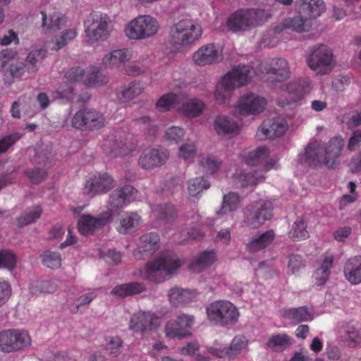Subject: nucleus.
<instances>
[{
  "label": "nucleus",
  "mask_w": 361,
  "mask_h": 361,
  "mask_svg": "<svg viewBox=\"0 0 361 361\" xmlns=\"http://www.w3.org/2000/svg\"><path fill=\"white\" fill-rule=\"evenodd\" d=\"M343 147L344 140L341 137H334L328 143L314 141L307 146L304 154L299 159L310 166L318 167L323 164L333 168L338 164V157Z\"/></svg>",
  "instance_id": "obj_1"
},
{
  "label": "nucleus",
  "mask_w": 361,
  "mask_h": 361,
  "mask_svg": "<svg viewBox=\"0 0 361 361\" xmlns=\"http://www.w3.org/2000/svg\"><path fill=\"white\" fill-rule=\"evenodd\" d=\"M270 150L267 146L258 147L250 151L247 154H243V161L250 166H262V171H253L249 173H235L240 181L242 188L255 186L257 183L262 182L264 179V173L274 168L276 161L269 159Z\"/></svg>",
  "instance_id": "obj_2"
},
{
  "label": "nucleus",
  "mask_w": 361,
  "mask_h": 361,
  "mask_svg": "<svg viewBox=\"0 0 361 361\" xmlns=\"http://www.w3.org/2000/svg\"><path fill=\"white\" fill-rule=\"evenodd\" d=\"M252 68L248 65H239L227 73L218 83L214 92L216 101L220 104H227L232 92L236 87L246 85L251 79Z\"/></svg>",
  "instance_id": "obj_3"
},
{
  "label": "nucleus",
  "mask_w": 361,
  "mask_h": 361,
  "mask_svg": "<svg viewBox=\"0 0 361 361\" xmlns=\"http://www.w3.org/2000/svg\"><path fill=\"white\" fill-rule=\"evenodd\" d=\"M201 26L192 19H182L172 25L169 38L171 44L177 50L192 46L202 36Z\"/></svg>",
  "instance_id": "obj_4"
},
{
  "label": "nucleus",
  "mask_w": 361,
  "mask_h": 361,
  "mask_svg": "<svg viewBox=\"0 0 361 361\" xmlns=\"http://www.w3.org/2000/svg\"><path fill=\"white\" fill-rule=\"evenodd\" d=\"M84 29L85 41L92 46L107 40L114 30V24L106 13L94 11L84 21Z\"/></svg>",
  "instance_id": "obj_5"
},
{
  "label": "nucleus",
  "mask_w": 361,
  "mask_h": 361,
  "mask_svg": "<svg viewBox=\"0 0 361 361\" xmlns=\"http://www.w3.org/2000/svg\"><path fill=\"white\" fill-rule=\"evenodd\" d=\"M182 264L183 261L173 253L161 255L146 264L144 279L155 283H161L180 268Z\"/></svg>",
  "instance_id": "obj_6"
},
{
  "label": "nucleus",
  "mask_w": 361,
  "mask_h": 361,
  "mask_svg": "<svg viewBox=\"0 0 361 361\" xmlns=\"http://www.w3.org/2000/svg\"><path fill=\"white\" fill-rule=\"evenodd\" d=\"M160 30L159 21L151 15H139L124 27V34L129 39L142 40L152 38Z\"/></svg>",
  "instance_id": "obj_7"
},
{
  "label": "nucleus",
  "mask_w": 361,
  "mask_h": 361,
  "mask_svg": "<svg viewBox=\"0 0 361 361\" xmlns=\"http://www.w3.org/2000/svg\"><path fill=\"white\" fill-rule=\"evenodd\" d=\"M209 320L221 326L233 325L238 322L240 312L238 308L228 300H216L207 307Z\"/></svg>",
  "instance_id": "obj_8"
},
{
  "label": "nucleus",
  "mask_w": 361,
  "mask_h": 361,
  "mask_svg": "<svg viewBox=\"0 0 361 361\" xmlns=\"http://www.w3.org/2000/svg\"><path fill=\"white\" fill-rule=\"evenodd\" d=\"M273 215L271 202L259 200L248 205L244 211V223L252 228H258Z\"/></svg>",
  "instance_id": "obj_9"
},
{
  "label": "nucleus",
  "mask_w": 361,
  "mask_h": 361,
  "mask_svg": "<svg viewBox=\"0 0 361 361\" xmlns=\"http://www.w3.org/2000/svg\"><path fill=\"white\" fill-rule=\"evenodd\" d=\"M106 119L101 112L92 109L78 111L72 118V126L82 130H99L105 126Z\"/></svg>",
  "instance_id": "obj_10"
},
{
  "label": "nucleus",
  "mask_w": 361,
  "mask_h": 361,
  "mask_svg": "<svg viewBox=\"0 0 361 361\" xmlns=\"http://www.w3.org/2000/svg\"><path fill=\"white\" fill-rule=\"evenodd\" d=\"M306 61L310 69L321 75H325L334 67V55L327 46L319 44L308 54Z\"/></svg>",
  "instance_id": "obj_11"
},
{
  "label": "nucleus",
  "mask_w": 361,
  "mask_h": 361,
  "mask_svg": "<svg viewBox=\"0 0 361 361\" xmlns=\"http://www.w3.org/2000/svg\"><path fill=\"white\" fill-rule=\"evenodd\" d=\"M260 9H240L234 12L227 20L229 30L236 32L250 30L260 19Z\"/></svg>",
  "instance_id": "obj_12"
},
{
  "label": "nucleus",
  "mask_w": 361,
  "mask_h": 361,
  "mask_svg": "<svg viewBox=\"0 0 361 361\" xmlns=\"http://www.w3.org/2000/svg\"><path fill=\"white\" fill-rule=\"evenodd\" d=\"M111 218L112 212L110 211L102 212L97 217L90 214H83L78 222V231L84 235L92 234L106 226Z\"/></svg>",
  "instance_id": "obj_13"
},
{
  "label": "nucleus",
  "mask_w": 361,
  "mask_h": 361,
  "mask_svg": "<svg viewBox=\"0 0 361 361\" xmlns=\"http://www.w3.org/2000/svg\"><path fill=\"white\" fill-rule=\"evenodd\" d=\"M169 158V152L162 147L145 149L138 159V164L143 169L151 170L165 164Z\"/></svg>",
  "instance_id": "obj_14"
},
{
  "label": "nucleus",
  "mask_w": 361,
  "mask_h": 361,
  "mask_svg": "<svg viewBox=\"0 0 361 361\" xmlns=\"http://www.w3.org/2000/svg\"><path fill=\"white\" fill-rule=\"evenodd\" d=\"M267 106V100L255 93H247L238 100L236 107L242 115H256L262 112Z\"/></svg>",
  "instance_id": "obj_15"
},
{
  "label": "nucleus",
  "mask_w": 361,
  "mask_h": 361,
  "mask_svg": "<svg viewBox=\"0 0 361 361\" xmlns=\"http://www.w3.org/2000/svg\"><path fill=\"white\" fill-rule=\"evenodd\" d=\"M114 188V179L107 173H97L86 180L84 192L94 196L100 193H106Z\"/></svg>",
  "instance_id": "obj_16"
},
{
  "label": "nucleus",
  "mask_w": 361,
  "mask_h": 361,
  "mask_svg": "<svg viewBox=\"0 0 361 361\" xmlns=\"http://www.w3.org/2000/svg\"><path fill=\"white\" fill-rule=\"evenodd\" d=\"M157 319L154 313L140 311L132 315L129 322V329L134 333L143 334L155 328Z\"/></svg>",
  "instance_id": "obj_17"
},
{
  "label": "nucleus",
  "mask_w": 361,
  "mask_h": 361,
  "mask_svg": "<svg viewBox=\"0 0 361 361\" xmlns=\"http://www.w3.org/2000/svg\"><path fill=\"white\" fill-rule=\"evenodd\" d=\"M287 130L286 122L280 118L265 120L262 122L257 132L259 140L274 139L282 136Z\"/></svg>",
  "instance_id": "obj_18"
},
{
  "label": "nucleus",
  "mask_w": 361,
  "mask_h": 361,
  "mask_svg": "<svg viewBox=\"0 0 361 361\" xmlns=\"http://www.w3.org/2000/svg\"><path fill=\"white\" fill-rule=\"evenodd\" d=\"M260 66L266 73L272 75L279 82L285 81L290 76L288 62L283 58L272 59L269 62L262 63Z\"/></svg>",
  "instance_id": "obj_19"
},
{
  "label": "nucleus",
  "mask_w": 361,
  "mask_h": 361,
  "mask_svg": "<svg viewBox=\"0 0 361 361\" xmlns=\"http://www.w3.org/2000/svg\"><path fill=\"white\" fill-rule=\"evenodd\" d=\"M192 60L198 66L217 63L221 60V49L214 44L202 46L194 53Z\"/></svg>",
  "instance_id": "obj_20"
},
{
  "label": "nucleus",
  "mask_w": 361,
  "mask_h": 361,
  "mask_svg": "<svg viewBox=\"0 0 361 361\" xmlns=\"http://www.w3.org/2000/svg\"><path fill=\"white\" fill-rule=\"evenodd\" d=\"M137 190L129 185L116 189L109 196V204L111 208L119 209L133 201L137 195Z\"/></svg>",
  "instance_id": "obj_21"
},
{
  "label": "nucleus",
  "mask_w": 361,
  "mask_h": 361,
  "mask_svg": "<svg viewBox=\"0 0 361 361\" xmlns=\"http://www.w3.org/2000/svg\"><path fill=\"white\" fill-rule=\"evenodd\" d=\"M281 89L290 97L289 100L285 102H282L283 105L291 104H301V100L309 92V83L305 80L293 81L283 85Z\"/></svg>",
  "instance_id": "obj_22"
},
{
  "label": "nucleus",
  "mask_w": 361,
  "mask_h": 361,
  "mask_svg": "<svg viewBox=\"0 0 361 361\" xmlns=\"http://www.w3.org/2000/svg\"><path fill=\"white\" fill-rule=\"evenodd\" d=\"M159 236L156 233H146L140 237V245L134 255L139 258L149 257L159 247Z\"/></svg>",
  "instance_id": "obj_23"
},
{
  "label": "nucleus",
  "mask_w": 361,
  "mask_h": 361,
  "mask_svg": "<svg viewBox=\"0 0 361 361\" xmlns=\"http://www.w3.org/2000/svg\"><path fill=\"white\" fill-rule=\"evenodd\" d=\"M247 341L245 337L237 336L233 339L230 346L224 348H211L209 352L219 358L228 357L233 358L246 347Z\"/></svg>",
  "instance_id": "obj_24"
},
{
  "label": "nucleus",
  "mask_w": 361,
  "mask_h": 361,
  "mask_svg": "<svg viewBox=\"0 0 361 361\" xmlns=\"http://www.w3.org/2000/svg\"><path fill=\"white\" fill-rule=\"evenodd\" d=\"M42 16V27L45 32H55L65 26L66 16L59 12H55L47 16L46 11L40 12Z\"/></svg>",
  "instance_id": "obj_25"
},
{
  "label": "nucleus",
  "mask_w": 361,
  "mask_h": 361,
  "mask_svg": "<svg viewBox=\"0 0 361 361\" xmlns=\"http://www.w3.org/2000/svg\"><path fill=\"white\" fill-rule=\"evenodd\" d=\"M295 4L300 14H304L310 18H317L326 9L322 0H298Z\"/></svg>",
  "instance_id": "obj_26"
},
{
  "label": "nucleus",
  "mask_w": 361,
  "mask_h": 361,
  "mask_svg": "<svg viewBox=\"0 0 361 361\" xmlns=\"http://www.w3.org/2000/svg\"><path fill=\"white\" fill-rule=\"evenodd\" d=\"M132 58L131 49L114 50L104 56L102 63L110 68H117L123 66Z\"/></svg>",
  "instance_id": "obj_27"
},
{
  "label": "nucleus",
  "mask_w": 361,
  "mask_h": 361,
  "mask_svg": "<svg viewBox=\"0 0 361 361\" xmlns=\"http://www.w3.org/2000/svg\"><path fill=\"white\" fill-rule=\"evenodd\" d=\"M214 129L221 136L238 134L240 128L238 123L228 116H216L214 121Z\"/></svg>",
  "instance_id": "obj_28"
},
{
  "label": "nucleus",
  "mask_w": 361,
  "mask_h": 361,
  "mask_svg": "<svg viewBox=\"0 0 361 361\" xmlns=\"http://www.w3.org/2000/svg\"><path fill=\"white\" fill-rule=\"evenodd\" d=\"M345 279L353 285L361 283V256L351 257L344 266Z\"/></svg>",
  "instance_id": "obj_29"
},
{
  "label": "nucleus",
  "mask_w": 361,
  "mask_h": 361,
  "mask_svg": "<svg viewBox=\"0 0 361 361\" xmlns=\"http://www.w3.org/2000/svg\"><path fill=\"white\" fill-rule=\"evenodd\" d=\"M275 238L273 230L267 231L260 235L253 237L247 245V250L250 253H255L267 247Z\"/></svg>",
  "instance_id": "obj_30"
},
{
  "label": "nucleus",
  "mask_w": 361,
  "mask_h": 361,
  "mask_svg": "<svg viewBox=\"0 0 361 361\" xmlns=\"http://www.w3.org/2000/svg\"><path fill=\"white\" fill-rule=\"evenodd\" d=\"M205 108L206 104L202 100L192 98L182 104L179 112L185 117L196 118L202 114Z\"/></svg>",
  "instance_id": "obj_31"
},
{
  "label": "nucleus",
  "mask_w": 361,
  "mask_h": 361,
  "mask_svg": "<svg viewBox=\"0 0 361 361\" xmlns=\"http://www.w3.org/2000/svg\"><path fill=\"white\" fill-rule=\"evenodd\" d=\"M146 290L144 283L140 282H130L115 286L111 291V295L118 298H126L142 293Z\"/></svg>",
  "instance_id": "obj_32"
},
{
  "label": "nucleus",
  "mask_w": 361,
  "mask_h": 361,
  "mask_svg": "<svg viewBox=\"0 0 361 361\" xmlns=\"http://www.w3.org/2000/svg\"><path fill=\"white\" fill-rule=\"evenodd\" d=\"M195 298V293L189 289L178 287L171 288L169 293V299L172 306L177 307L180 305L190 302Z\"/></svg>",
  "instance_id": "obj_33"
},
{
  "label": "nucleus",
  "mask_w": 361,
  "mask_h": 361,
  "mask_svg": "<svg viewBox=\"0 0 361 361\" xmlns=\"http://www.w3.org/2000/svg\"><path fill=\"white\" fill-rule=\"evenodd\" d=\"M282 314L283 317L297 323L309 322L314 319L313 312L306 306L283 310Z\"/></svg>",
  "instance_id": "obj_34"
},
{
  "label": "nucleus",
  "mask_w": 361,
  "mask_h": 361,
  "mask_svg": "<svg viewBox=\"0 0 361 361\" xmlns=\"http://www.w3.org/2000/svg\"><path fill=\"white\" fill-rule=\"evenodd\" d=\"M216 260V252L214 250L204 251L189 265V269L196 273L210 267Z\"/></svg>",
  "instance_id": "obj_35"
},
{
  "label": "nucleus",
  "mask_w": 361,
  "mask_h": 361,
  "mask_svg": "<svg viewBox=\"0 0 361 361\" xmlns=\"http://www.w3.org/2000/svg\"><path fill=\"white\" fill-rule=\"evenodd\" d=\"M334 257L332 255L326 253L324 255L321 267L315 271L314 274L315 283L317 286H322L326 282L330 274V270L332 267Z\"/></svg>",
  "instance_id": "obj_36"
},
{
  "label": "nucleus",
  "mask_w": 361,
  "mask_h": 361,
  "mask_svg": "<svg viewBox=\"0 0 361 361\" xmlns=\"http://www.w3.org/2000/svg\"><path fill=\"white\" fill-rule=\"evenodd\" d=\"M281 27V30L291 29L297 32H303L309 30L311 23L307 18L298 16L293 18H286L282 22Z\"/></svg>",
  "instance_id": "obj_37"
},
{
  "label": "nucleus",
  "mask_w": 361,
  "mask_h": 361,
  "mask_svg": "<svg viewBox=\"0 0 361 361\" xmlns=\"http://www.w3.org/2000/svg\"><path fill=\"white\" fill-rule=\"evenodd\" d=\"M152 213L157 219L166 223L173 221L177 216L176 209L171 204L155 205L152 209Z\"/></svg>",
  "instance_id": "obj_38"
},
{
  "label": "nucleus",
  "mask_w": 361,
  "mask_h": 361,
  "mask_svg": "<svg viewBox=\"0 0 361 361\" xmlns=\"http://www.w3.org/2000/svg\"><path fill=\"white\" fill-rule=\"evenodd\" d=\"M145 90V85L139 80H133L125 85L120 93V99L128 102L139 96Z\"/></svg>",
  "instance_id": "obj_39"
},
{
  "label": "nucleus",
  "mask_w": 361,
  "mask_h": 361,
  "mask_svg": "<svg viewBox=\"0 0 361 361\" xmlns=\"http://www.w3.org/2000/svg\"><path fill=\"white\" fill-rule=\"evenodd\" d=\"M140 216L135 213H125L121 214L118 231L121 233H128L133 231L140 224Z\"/></svg>",
  "instance_id": "obj_40"
},
{
  "label": "nucleus",
  "mask_w": 361,
  "mask_h": 361,
  "mask_svg": "<svg viewBox=\"0 0 361 361\" xmlns=\"http://www.w3.org/2000/svg\"><path fill=\"white\" fill-rule=\"evenodd\" d=\"M47 56V50L39 49L31 51L26 57L25 65L29 73H35L39 69V65Z\"/></svg>",
  "instance_id": "obj_41"
},
{
  "label": "nucleus",
  "mask_w": 361,
  "mask_h": 361,
  "mask_svg": "<svg viewBox=\"0 0 361 361\" xmlns=\"http://www.w3.org/2000/svg\"><path fill=\"white\" fill-rule=\"evenodd\" d=\"M341 337L348 346L355 348L361 342V331L354 325L347 324L343 327Z\"/></svg>",
  "instance_id": "obj_42"
},
{
  "label": "nucleus",
  "mask_w": 361,
  "mask_h": 361,
  "mask_svg": "<svg viewBox=\"0 0 361 361\" xmlns=\"http://www.w3.org/2000/svg\"><path fill=\"white\" fill-rule=\"evenodd\" d=\"M104 150L112 157L125 156L133 150V147H127L123 141L107 139L104 144Z\"/></svg>",
  "instance_id": "obj_43"
},
{
  "label": "nucleus",
  "mask_w": 361,
  "mask_h": 361,
  "mask_svg": "<svg viewBox=\"0 0 361 361\" xmlns=\"http://www.w3.org/2000/svg\"><path fill=\"white\" fill-rule=\"evenodd\" d=\"M108 82L106 75L102 74L97 67L90 68L87 73H85L83 83L88 87H97L103 85Z\"/></svg>",
  "instance_id": "obj_44"
},
{
  "label": "nucleus",
  "mask_w": 361,
  "mask_h": 361,
  "mask_svg": "<svg viewBox=\"0 0 361 361\" xmlns=\"http://www.w3.org/2000/svg\"><path fill=\"white\" fill-rule=\"evenodd\" d=\"M290 344V337L286 334L273 335L267 342V346L275 352L283 351Z\"/></svg>",
  "instance_id": "obj_45"
},
{
  "label": "nucleus",
  "mask_w": 361,
  "mask_h": 361,
  "mask_svg": "<svg viewBox=\"0 0 361 361\" xmlns=\"http://www.w3.org/2000/svg\"><path fill=\"white\" fill-rule=\"evenodd\" d=\"M135 125L149 137H155L158 132V126L155 121L147 116L135 119Z\"/></svg>",
  "instance_id": "obj_46"
},
{
  "label": "nucleus",
  "mask_w": 361,
  "mask_h": 361,
  "mask_svg": "<svg viewBox=\"0 0 361 361\" xmlns=\"http://www.w3.org/2000/svg\"><path fill=\"white\" fill-rule=\"evenodd\" d=\"M14 351L23 350L31 345V338L25 330L12 329Z\"/></svg>",
  "instance_id": "obj_47"
},
{
  "label": "nucleus",
  "mask_w": 361,
  "mask_h": 361,
  "mask_svg": "<svg viewBox=\"0 0 361 361\" xmlns=\"http://www.w3.org/2000/svg\"><path fill=\"white\" fill-rule=\"evenodd\" d=\"M56 290V285L50 280L36 281L30 286V291L32 295L51 293Z\"/></svg>",
  "instance_id": "obj_48"
},
{
  "label": "nucleus",
  "mask_w": 361,
  "mask_h": 361,
  "mask_svg": "<svg viewBox=\"0 0 361 361\" xmlns=\"http://www.w3.org/2000/svg\"><path fill=\"white\" fill-rule=\"evenodd\" d=\"M288 236L293 241L302 240L309 238L307 223L304 219H301L293 224L291 230L288 233Z\"/></svg>",
  "instance_id": "obj_49"
},
{
  "label": "nucleus",
  "mask_w": 361,
  "mask_h": 361,
  "mask_svg": "<svg viewBox=\"0 0 361 361\" xmlns=\"http://www.w3.org/2000/svg\"><path fill=\"white\" fill-rule=\"evenodd\" d=\"M200 164L206 173L214 174L220 169L222 161L216 156L209 154L200 159Z\"/></svg>",
  "instance_id": "obj_50"
},
{
  "label": "nucleus",
  "mask_w": 361,
  "mask_h": 361,
  "mask_svg": "<svg viewBox=\"0 0 361 361\" xmlns=\"http://www.w3.org/2000/svg\"><path fill=\"white\" fill-rule=\"evenodd\" d=\"M239 195L235 192H229L224 196L221 208L216 214L219 215L235 210L239 207Z\"/></svg>",
  "instance_id": "obj_51"
},
{
  "label": "nucleus",
  "mask_w": 361,
  "mask_h": 361,
  "mask_svg": "<svg viewBox=\"0 0 361 361\" xmlns=\"http://www.w3.org/2000/svg\"><path fill=\"white\" fill-rule=\"evenodd\" d=\"M77 35L78 31L75 28H70L66 30L61 34V35L55 37V47H52L51 49L55 51H59L67 45L70 42L73 40L77 37Z\"/></svg>",
  "instance_id": "obj_52"
},
{
  "label": "nucleus",
  "mask_w": 361,
  "mask_h": 361,
  "mask_svg": "<svg viewBox=\"0 0 361 361\" xmlns=\"http://www.w3.org/2000/svg\"><path fill=\"white\" fill-rule=\"evenodd\" d=\"M56 98L66 100L72 101L75 97V87L71 82L67 80L62 82L54 92Z\"/></svg>",
  "instance_id": "obj_53"
},
{
  "label": "nucleus",
  "mask_w": 361,
  "mask_h": 361,
  "mask_svg": "<svg viewBox=\"0 0 361 361\" xmlns=\"http://www.w3.org/2000/svg\"><path fill=\"white\" fill-rule=\"evenodd\" d=\"M42 209L39 207H35L25 212L17 219L18 226L23 227L35 222L42 214Z\"/></svg>",
  "instance_id": "obj_54"
},
{
  "label": "nucleus",
  "mask_w": 361,
  "mask_h": 361,
  "mask_svg": "<svg viewBox=\"0 0 361 361\" xmlns=\"http://www.w3.org/2000/svg\"><path fill=\"white\" fill-rule=\"evenodd\" d=\"M210 187V183L203 177H197L188 182V192L190 196L196 197L204 190Z\"/></svg>",
  "instance_id": "obj_55"
},
{
  "label": "nucleus",
  "mask_w": 361,
  "mask_h": 361,
  "mask_svg": "<svg viewBox=\"0 0 361 361\" xmlns=\"http://www.w3.org/2000/svg\"><path fill=\"white\" fill-rule=\"evenodd\" d=\"M42 264L50 269H57L61 265V255L56 252L47 250L41 255Z\"/></svg>",
  "instance_id": "obj_56"
},
{
  "label": "nucleus",
  "mask_w": 361,
  "mask_h": 361,
  "mask_svg": "<svg viewBox=\"0 0 361 361\" xmlns=\"http://www.w3.org/2000/svg\"><path fill=\"white\" fill-rule=\"evenodd\" d=\"M24 174L32 184H39L46 179L47 169L36 166L33 169H26Z\"/></svg>",
  "instance_id": "obj_57"
},
{
  "label": "nucleus",
  "mask_w": 361,
  "mask_h": 361,
  "mask_svg": "<svg viewBox=\"0 0 361 361\" xmlns=\"http://www.w3.org/2000/svg\"><path fill=\"white\" fill-rule=\"evenodd\" d=\"M164 332L166 337L180 338L187 337L190 334L183 331L176 319L169 321L165 326Z\"/></svg>",
  "instance_id": "obj_58"
},
{
  "label": "nucleus",
  "mask_w": 361,
  "mask_h": 361,
  "mask_svg": "<svg viewBox=\"0 0 361 361\" xmlns=\"http://www.w3.org/2000/svg\"><path fill=\"white\" fill-rule=\"evenodd\" d=\"M52 156L48 149H40L36 151L33 162L39 166L47 169L51 165Z\"/></svg>",
  "instance_id": "obj_59"
},
{
  "label": "nucleus",
  "mask_w": 361,
  "mask_h": 361,
  "mask_svg": "<svg viewBox=\"0 0 361 361\" xmlns=\"http://www.w3.org/2000/svg\"><path fill=\"white\" fill-rule=\"evenodd\" d=\"M12 329L4 330L0 332V351L11 353L14 351Z\"/></svg>",
  "instance_id": "obj_60"
},
{
  "label": "nucleus",
  "mask_w": 361,
  "mask_h": 361,
  "mask_svg": "<svg viewBox=\"0 0 361 361\" xmlns=\"http://www.w3.org/2000/svg\"><path fill=\"white\" fill-rule=\"evenodd\" d=\"M178 101L176 94L168 93L164 94L156 103V106L161 111H169L170 108Z\"/></svg>",
  "instance_id": "obj_61"
},
{
  "label": "nucleus",
  "mask_w": 361,
  "mask_h": 361,
  "mask_svg": "<svg viewBox=\"0 0 361 361\" xmlns=\"http://www.w3.org/2000/svg\"><path fill=\"white\" fill-rule=\"evenodd\" d=\"M16 258L13 252L6 250L0 251V268L11 270L16 267Z\"/></svg>",
  "instance_id": "obj_62"
},
{
  "label": "nucleus",
  "mask_w": 361,
  "mask_h": 361,
  "mask_svg": "<svg viewBox=\"0 0 361 361\" xmlns=\"http://www.w3.org/2000/svg\"><path fill=\"white\" fill-rule=\"evenodd\" d=\"M20 137L19 133H13L0 138V154L6 152Z\"/></svg>",
  "instance_id": "obj_63"
},
{
  "label": "nucleus",
  "mask_w": 361,
  "mask_h": 361,
  "mask_svg": "<svg viewBox=\"0 0 361 361\" xmlns=\"http://www.w3.org/2000/svg\"><path fill=\"white\" fill-rule=\"evenodd\" d=\"M123 341L119 336H111L106 339V350L112 355H118L121 352Z\"/></svg>",
  "instance_id": "obj_64"
}]
</instances>
